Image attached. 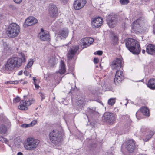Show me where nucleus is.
<instances>
[{
    "instance_id": "26",
    "label": "nucleus",
    "mask_w": 155,
    "mask_h": 155,
    "mask_svg": "<svg viewBox=\"0 0 155 155\" xmlns=\"http://www.w3.org/2000/svg\"><path fill=\"white\" fill-rule=\"evenodd\" d=\"M73 6L74 8L77 10H79L82 8L77 0L74 2Z\"/></svg>"
},
{
    "instance_id": "56",
    "label": "nucleus",
    "mask_w": 155,
    "mask_h": 155,
    "mask_svg": "<svg viewBox=\"0 0 155 155\" xmlns=\"http://www.w3.org/2000/svg\"><path fill=\"white\" fill-rule=\"evenodd\" d=\"M142 52L144 54L145 52V51L144 50H143L142 51Z\"/></svg>"
},
{
    "instance_id": "47",
    "label": "nucleus",
    "mask_w": 155,
    "mask_h": 155,
    "mask_svg": "<svg viewBox=\"0 0 155 155\" xmlns=\"http://www.w3.org/2000/svg\"><path fill=\"white\" fill-rule=\"evenodd\" d=\"M94 63H97L98 62V59L97 58H94Z\"/></svg>"
},
{
    "instance_id": "19",
    "label": "nucleus",
    "mask_w": 155,
    "mask_h": 155,
    "mask_svg": "<svg viewBox=\"0 0 155 155\" xmlns=\"http://www.w3.org/2000/svg\"><path fill=\"white\" fill-rule=\"evenodd\" d=\"M26 101L22 100L21 101L20 103V105L18 106V108L21 110H27L28 108L26 104Z\"/></svg>"
},
{
    "instance_id": "1",
    "label": "nucleus",
    "mask_w": 155,
    "mask_h": 155,
    "mask_svg": "<svg viewBox=\"0 0 155 155\" xmlns=\"http://www.w3.org/2000/svg\"><path fill=\"white\" fill-rule=\"evenodd\" d=\"M21 55L22 58L14 57L9 59L5 65V69L11 71L15 68H18L20 67L22 63L25 61L24 54H21Z\"/></svg>"
},
{
    "instance_id": "11",
    "label": "nucleus",
    "mask_w": 155,
    "mask_h": 155,
    "mask_svg": "<svg viewBox=\"0 0 155 155\" xmlns=\"http://www.w3.org/2000/svg\"><path fill=\"white\" fill-rule=\"evenodd\" d=\"M122 60L120 58H116L114 60L111 64L113 69L119 70L122 67Z\"/></svg>"
},
{
    "instance_id": "39",
    "label": "nucleus",
    "mask_w": 155,
    "mask_h": 155,
    "mask_svg": "<svg viewBox=\"0 0 155 155\" xmlns=\"http://www.w3.org/2000/svg\"><path fill=\"white\" fill-rule=\"evenodd\" d=\"M20 101V99L19 97L17 96L13 99V103L16 104L18 102Z\"/></svg>"
},
{
    "instance_id": "37",
    "label": "nucleus",
    "mask_w": 155,
    "mask_h": 155,
    "mask_svg": "<svg viewBox=\"0 0 155 155\" xmlns=\"http://www.w3.org/2000/svg\"><path fill=\"white\" fill-rule=\"evenodd\" d=\"M120 3L122 5H126L129 2V0H120Z\"/></svg>"
},
{
    "instance_id": "45",
    "label": "nucleus",
    "mask_w": 155,
    "mask_h": 155,
    "mask_svg": "<svg viewBox=\"0 0 155 155\" xmlns=\"http://www.w3.org/2000/svg\"><path fill=\"white\" fill-rule=\"evenodd\" d=\"M88 110L90 113H93L95 112V110L93 109H89Z\"/></svg>"
},
{
    "instance_id": "18",
    "label": "nucleus",
    "mask_w": 155,
    "mask_h": 155,
    "mask_svg": "<svg viewBox=\"0 0 155 155\" xmlns=\"http://www.w3.org/2000/svg\"><path fill=\"white\" fill-rule=\"evenodd\" d=\"M34 61L30 59V61L28 62L26 67L25 68V70L24 71V73L26 76H28L29 74V73L27 71L29 68H31L33 64Z\"/></svg>"
},
{
    "instance_id": "32",
    "label": "nucleus",
    "mask_w": 155,
    "mask_h": 155,
    "mask_svg": "<svg viewBox=\"0 0 155 155\" xmlns=\"http://www.w3.org/2000/svg\"><path fill=\"white\" fill-rule=\"evenodd\" d=\"M77 1L79 3V4L83 8L84 5L86 3V0H77Z\"/></svg>"
},
{
    "instance_id": "50",
    "label": "nucleus",
    "mask_w": 155,
    "mask_h": 155,
    "mask_svg": "<svg viewBox=\"0 0 155 155\" xmlns=\"http://www.w3.org/2000/svg\"><path fill=\"white\" fill-rule=\"evenodd\" d=\"M154 134V132L153 131L151 130L150 131V136H153Z\"/></svg>"
},
{
    "instance_id": "31",
    "label": "nucleus",
    "mask_w": 155,
    "mask_h": 155,
    "mask_svg": "<svg viewBox=\"0 0 155 155\" xmlns=\"http://www.w3.org/2000/svg\"><path fill=\"white\" fill-rule=\"evenodd\" d=\"M115 98H110L108 100V104L112 106L115 104Z\"/></svg>"
},
{
    "instance_id": "49",
    "label": "nucleus",
    "mask_w": 155,
    "mask_h": 155,
    "mask_svg": "<svg viewBox=\"0 0 155 155\" xmlns=\"http://www.w3.org/2000/svg\"><path fill=\"white\" fill-rule=\"evenodd\" d=\"M62 3L66 4L67 3L68 0H59Z\"/></svg>"
},
{
    "instance_id": "16",
    "label": "nucleus",
    "mask_w": 155,
    "mask_h": 155,
    "mask_svg": "<svg viewBox=\"0 0 155 155\" xmlns=\"http://www.w3.org/2000/svg\"><path fill=\"white\" fill-rule=\"evenodd\" d=\"M116 75L114 79V82L115 83H119L124 79V76L123 72L119 70H116Z\"/></svg>"
},
{
    "instance_id": "48",
    "label": "nucleus",
    "mask_w": 155,
    "mask_h": 155,
    "mask_svg": "<svg viewBox=\"0 0 155 155\" xmlns=\"http://www.w3.org/2000/svg\"><path fill=\"white\" fill-rule=\"evenodd\" d=\"M103 52L102 51H97V54L99 55H101L102 54Z\"/></svg>"
},
{
    "instance_id": "38",
    "label": "nucleus",
    "mask_w": 155,
    "mask_h": 155,
    "mask_svg": "<svg viewBox=\"0 0 155 155\" xmlns=\"http://www.w3.org/2000/svg\"><path fill=\"white\" fill-rule=\"evenodd\" d=\"M0 141L6 143L8 142V140L6 139L3 136H0Z\"/></svg>"
},
{
    "instance_id": "12",
    "label": "nucleus",
    "mask_w": 155,
    "mask_h": 155,
    "mask_svg": "<svg viewBox=\"0 0 155 155\" xmlns=\"http://www.w3.org/2000/svg\"><path fill=\"white\" fill-rule=\"evenodd\" d=\"M79 48V46L78 45H76L70 48L67 53V58L68 60L72 59L76 53Z\"/></svg>"
},
{
    "instance_id": "6",
    "label": "nucleus",
    "mask_w": 155,
    "mask_h": 155,
    "mask_svg": "<svg viewBox=\"0 0 155 155\" xmlns=\"http://www.w3.org/2000/svg\"><path fill=\"white\" fill-rule=\"evenodd\" d=\"M117 16L116 15L110 14L108 16L107 22L110 27L113 28L117 24Z\"/></svg>"
},
{
    "instance_id": "7",
    "label": "nucleus",
    "mask_w": 155,
    "mask_h": 155,
    "mask_svg": "<svg viewBox=\"0 0 155 155\" xmlns=\"http://www.w3.org/2000/svg\"><path fill=\"white\" fill-rule=\"evenodd\" d=\"M103 119L107 123L113 124L116 120V115L113 113L106 112L104 114Z\"/></svg>"
},
{
    "instance_id": "28",
    "label": "nucleus",
    "mask_w": 155,
    "mask_h": 155,
    "mask_svg": "<svg viewBox=\"0 0 155 155\" xmlns=\"http://www.w3.org/2000/svg\"><path fill=\"white\" fill-rule=\"evenodd\" d=\"M78 106L80 107L81 106V107H83V106L84 104V97H82L81 98H79L78 100Z\"/></svg>"
},
{
    "instance_id": "41",
    "label": "nucleus",
    "mask_w": 155,
    "mask_h": 155,
    "mask_svg": "<svg viewBox=\"0 0 155 155\" xmlns=\"http://www.w3.org/2000/svg\"><path fill=\"white\" fill-rule=\"evenodd\" d=\"M37 123V121L36 120H33L31 123L29 124L31 127H32L35 125Z\"/></svg>"
},
{
    "instance_id": "40",
    "label": "nucleus",
    "mask_w": 155,
    "mask_h": 155,
    "mask_svg": "<svg viewBox=\"0 0 155 155\" xmlns=\"http://www.w3.org/2000/svg\"><path fill=\"white\" fill-rule=\"evenodd\" d=\"M88 41V44L89 46L93 43L94 41V39L93 38H87Z\"/></svg>"
},
{
    "instance_id": "33",
    "label": "nucleus",
    "mask_w": 155,
    "mask_h": 155,
    "mask_svg": "<svg viewBox=\"0 0 155 155\" xmlns=\"http://www.w3.org/2000/svg\"><path fill=\"white\" fill-rule=\"evenodd\" d=\"M112 37L113 38V42L114 44H116L118 41V37L114 34H112Z\"/></svg>"
},
{
    "instance_id": "55",
    "label": "nucleus",
    "mask_w": 155,
    "mask_h": 155,
    "mask_svg": "<svg viewBox=\"0 0 155 155\" xmlns=\"http://www.w3.org/2000/svg\"><path fill=\"white\" fill-rule=\"evenodd\" d=\"M17 155H23V154L22 153L19 152L18 153Z\"/></svg>"
},
{
    "instance_id": "2",
    "label": "nucleus",
    "mask_w": 155,
    "mask_h": 155,
    "mask_svg": "<svg viewBox=\"0 0 155 155\" xmlns=\"http://www.w3.org/2000/svg\"><path fill=\"white\" fill-rule=\"evenodd\" d=\"M126 47L133 54L138 55L140 51V45L137 41L129 38L125 41Z\"/></svg>"
},
{
    "instance_id": "43",
    "label": "nucleus",
    "mask_w": 155,
    "mask_h": 155,
    "mask_svg": "<svg viewBox=\"0 0 155 155\" xmlns=\"http://www.w3.org/2000/svg\"><path fill=\"white\" fill-rule=\"evenodd\" d=\"M21 127L23 128H27L30 127L29 124H23L21 125Z\"/></svg>"
},
{
    "instance_id": "59",
    "label": "nucleus",
    "mask_w": 155,
    "mask_h": 155,
    "mask_svg": "<svg viewBox=\"0 0 155 155\" xmlns=\"http://www.w3.org/2000/svg\"><path fill=\"white\" fill-rule=\"evenodd\" d=\"M27 83V81H25L24 82V83H23V84H26Z\"/></svg>"
},
{
    "instance_id": "20",
    "label": "nucleus",
    "mask_w": 155,
    "mask_h": 155,
    "mask_svg": "<svg viewBox=\"0 0 155 155\" xmlns=\"http://www.w3.org/2000/svg\"><path fill=\"white\" fill-rule=\"evenodd\" d=\"M147 86L151 89H155V79L151 78L149 80Z\"/></svg>"
},
{
    "instance_id": "57",
    "label": "nucleus",
    "mask_w": 155,
    "mask_h": 155,
    "mask_svg": "<svg viewBox=\"0 0 155 155\" xmlns=\"http://www.w3.org/2000/svg\"><path fill=\"white\" fill-rule=\"evenodd\" d=\"M139 111H138L136 113V117H137V116L138 115V113H139Z\"/></svg>"
},
{
    "instance_id": "3",
    "label": "nucleus",
    "mask_w": 155,
    "mask_h": 155,
    "mask_svg": "<svg viewBox=\"0 0 155 155\" xmlns=\"http://www.w3.org/2000/svg\"><path fill=\"white\" fill-rule=\"evenodd\" d=\"M20 31V27L18 25L15 23H11L7 29V34L9 37H15L18 35Z\"/></svg>"
},
{
    "instance_id": "9",
    "label": "nucleus",
    "mask_w": 155,
    "mask_h": 155,
    "mask_svg": "<svg viewBox=\"0 0 155 155\" xmlns=\"http://www.w3.org/2000/svg\"><path fill=\"white\" fill-rule=\"evenodd\" d=\"M49 14L50 17L53 18H57L58 11V8L56 5L51 4L49 8Z\"/></svg>"
},
{
    "instance_id": "61",
    "label": "nucleus",
    "mask_w": 155,
    "mask_h": 155,
    "mask_svg": "<svg viewBox=\"0 0 155 155\" xmlns=\"http://www.w3.org/2000/svg\"><path fill=\"white\" fill-rule=\"evenodd\" d=\"M34 84H35V83H36V81H34Z\"/></svg>"
},
{
    "instance_id": "36",
    "label": "nucleus",
    "mask_w": 155,
    "mask_h": 155,
    "mask_svg": "<svg viewBox=\"0 0 155 155\" xmlns=\"http://www.w3.org/2000/svg\"><path fill=\"white\" fill-rule=\"evenodd\" d=\"M151 137L150 136H143L142 138L144 142H147L151 138Z\"/></svg>"
},
{
    "instance_id": "5",
    "label": "nucleus",
    "mask_w": 155,
    "mask_h": 155,
    "mask_svg": "<svg viewBox=\"0 0 155 155\" xmlns=\"http://www.w3.org/2000/svg\"><path fill=\"white\" fill-rule=\"evenodd\" d=\"M123 147H125L129 153H132L135 148V142L133 139L127 140L123 143Z\"/></svg>"
},
{
    "instance_id": "53",
    "label": "nucleus",
    "mask_w": 155,
    "mask_h": 155,
    "mask_svg": "<svg viewBox=\"0 0 155 155\" xmlns=\"http://www.w3.org/2000/svg\"><path fill=\"white\" fill-rule=\"evenodd\" d=\"M17 139H15L14 140V143L15 144H18V143H17ZM19 143V142H18V143Z\"/></svg>"
},
{
    "instance_id": "58",
    "label": "nucleus",
    "mask_w": 155,
    "mask_h": 155,
    "mask_svg": "<svg viewBox=\"0 0 155 155\" xmlns=\"http://www.w3.org/2000/svg\"><path fill=\"white\" fill-rule=\"evenodd\" d=\"M33 80L34 81H37L36 79L35 78H34V77L33 78Z\"/></svg>"
},
{
    "instance_id": "13",
    "label": "nucleus",
    "mask_w": 155,
    "mask_h": 155,
    "mask_svg": "<svg viewBox=\"0 0 155 155\" xmlns=\"http://www.w3.org/2000/svg\"><path fill=\"white\" fill-rule=\"evenodd\" d=\"M102 19L100 17L95 18L91 21V25L93 28H97L101 26L103 23Z\"/></svg>"
},
{
    "instance_id": "29",
    "label": "nucleus",
    "mask_w": 155,
    "mask_h": 155,
    "mask_svg": "<svg viewBox=\"0 0 155 155\" xmlns=\"http://www.w3.org/2000/svg\"><path fill=\"white\" fill-rule=\"evenodd\" d=\"M7 128L3 125L0 126V133L2 134H5L7 131Z\"/></svg>"
},
{
    "instance_id": "30",
    "label": "nucleus",
    "mask_w": 155,
    "mask_h": 155,
    "mask_svg": "<svg viewBox=\"0 0 155 155\" xmlns=\"http://www.w3.org/2000/svg\"><path fill=\"white\" fill-rule=\"evenodd\" d=\"M58 135H60L58 130L54 129L50 132L49 136H54Z\"/></svg>"
},
{
    "instance_id": "51",
    "label": "nucleus",
    "mask_w": 155,
    "mask_h": 155,
    "mask_svg": "<svg viewBox=\"0 0 155 155\" xmlns=\"http://www.w3.org/2000/svg\"><path fill=\"white\" fill-rule=\"evenodd\" d=\"M34 85L35 87L37 88H38L39 87V86L36 83H35Z\"/></svg>"
},
{
    "instance_id": "35",
    "label": "nucleus",
    "mask_w": 155,
    "mask_h": 155,
    "mask_svg": "<svg viewBox=\"0 0 155 155\" xmlns=\"http://www.w3.org/2000/svg\"><path fill=\"white\" fill-rule=\"evenodd\" d=\"M22 80H21L20 81H7L6 82H5L6 84H16L19 83V82H20Z\"/></svg>"
},
{
    "instance_id": "27",
    "label": "nucleus",
    "mask_w": 155,
    "mask_h": 155,
    "mask_svg": "<svg viewBox=\"0 0 155 155\" xmlns=\"http://www.w3.org/2000/svg\"><path fill=\"white\" fill-rule=\"evenodd\" d=\"M57 61L54 57H51L49 61V62L51 66L54 65Z\"/></svg>"
},
{
    "instance_id": "10",
    "label": "nucleus",
    "mask_w": 155,
    "mask_h": 155,
    "mask_svg": "<svg viewBox=\"0 0 155 155\" xmlns=\"http://www.w3.org/2000/svg\"><path fill=\"white\" fill-rule=\"evenodd\" d=\"M69 31L67 28H63L59 30L56 34L58 39L61 40L66 38L68 36Z\"/></svg>"
},
{
    "instance_id": "64",
    "label": "nucleus",
    "mask_w": 155,
    "mask_h": 155,
    "mask_svg": "<svg viewBox=\"0 0 155 155\" xmlns=\"http://www.w3.org/2000/svg\"><path fill=\"white\" fill-rule=\"evenodd\" d=\"M31 77V75H30V77Z\"/></svg>"
},
{
    "instance_id": "15",
    "label": "nucleus",
    "mask_w": 155,
    "mask_h": 155,
    "mask_svg": "<svg viewBox=\"0 0 155 155\" xmlns=\"http://www.w3.org/2000/svg\"><path fill=\"white\" fill-rule=\"evenodd\" d=\"M38 22L37 19L32 16H30L27 18L25 20L24 25L29 26L37 23Z\"/></svg>"
},
{
    "instance_id": "24",
    "label": "nucleus",
    "mask_w": 155,
    "mask_h": 155,
    "mask_svg": "<svg viewBox=\"0 0 155 155\" xmlns=\"http://www.w3.org/2000/svg\"><path fill=\"white\" fill-rule=\"evenodd\" d=\"M141 112L144 115L149 116V111L148 109L146 107H142L140 110Z\"/></svg>"
},
{
    "instance_id": "4",
    "label": "nucleus",
    "mask_w": 155,
    "mask_h": 155,
    "mask_svg": "<svg viewBox=\"0 0 155 155\" xmlns=\"http://www.w3.org/2000/svg\"><path fill=\"white\" fill-rule=\"evenodd\" d=\"M39 140L32 137H29L24 144L25 149L28 150H32L36 148L39 143Z\"/></svg>"
},
{
    "instance_id": "21",
    "label": "nucleus",
    "mask_w": 155,
    "mask_h": 155,
    "mask_svg": "<svg viewBox=\"0 0 155 155\" xmlns=\"http://www.w3.org/2000/svg\"><path fill=\"white\" fill-rule=\"evenodd\" d=\"M51 141L54 144H57L61 140L59 136H50Z\"/></svg>"
},
{
    "instance_id": "8",
    "label": "nucleus",
    "mask_w": 155,
    "mask_h": 155,
    "mask_svg": "<svg viewBox=\"0 0 155 155\" xmlns=\"http://www.w3.org/2000/svg\"><path fill=\"white\" fill-rule=\"evenodd\" d=\"M143 21V18L142 17L139 18L135 21L133 23V29L135 32H140L142 30L141 24Z\"/></svg>"
},
{
    "instance_id": "34",
    "label": "nucleus",
    "mask_w": 155,
    "mask_h": 155,
    "mask_svg": "<svg viewBox=\"0 0 155 155\" xmlns=\"http://www.w3.org/2000/svg\"><path fill=\"white\" fill-rule=\"evenodd\" d=\"M35 100L33 99L31 100H29L28 101H26V104L27 106H29L31 104H33L35 102Z\"/></svg>"
},
{
    "instance_id": "14",
    "label": "nucleus",
    "mask_w": 155,
    "mask_h": 155,
    "mask_svg": "<svg viewBox=\"0 0 155 155\" xmlns=\"http://www.w3.org/2000/svg\"><path fill=\"white\" fill-rule=\"evenodd\" d=\"M39 37L41 41H47L50 39L49 33L44 31L42 28L41 29V32L39 34Z\"/></svg>"
},
{
    "instance_id": "42",
    "label": "nucleus",
    "mask_w": 155,
    "mask_h": 155,
    "mask_svg": "<svg viewBox=\"0 0 155 155\" xmlns=\"http://www.w3.org/2000/svg\"><path fill=\"white\" fill-rule=\"evenodd\" d=\"M40 96L41 97V99L42 101L43 99H45V96L44 94L42 92H40L39 93Z\"/></svg>"
},
{
    "instance_id": "22",
    "label": "nucleus",
    "mask_w": 155,
    "mask_h": 155,
    "mask_svg": "<svg viewBox=\"0 0 155 155\" xmlns=\"http://www.w3.org/2000/svg\"><path fill=\"white\" fill-rule=\"evenodd\" d=\"M65 71V65L64 64L63 61H60V67L59 68V71H58L60 74H63Z\"/></svg>"
},
{
    "instance_id": "62",
    "label": "nucleus",
    "mask_w": 155,
    "mask_h": 155,
    "mask_svg": "<svg viewBox=\"0 0 155 155\" xmlns=\"http://www.w3.org/2000/svg\"><path fill=\"white\" fill-rule=\"evenodd\" d=\"M154 153H155V149H154V150L153 151Z\"/></svg>"
},
{
    "instance_id": "17",
    "label": "nucleus",
    "mask_w": 155,
    "mask_h": 155,
    "mask_svg": "<svg viewBox=\"0 0 155 155\" xmlns=\"http://www.w3.org/2000/svg\"><path fill=\"white\" fill-rule=\"evenodd\" d=\"M146 52L150 55L154 54H155V46L152 44L148 45L146 47Z\"/></svg>"
},
{
    "instance_id": "46",
    "label": "nucleus",
    "mask_w": 155,
    "mask_h": 155,
    "mask_svg": "<svg viewBox=\"0 0 155 155\" xmlns=\"http://www.w3.org/2000/svg\"><path fill=\"white\" fill-rule=\"evenodd\" d=\"M14 2L16 3H20L22 1V0H13Z\"/></svg>"
},
{
    "instance_id": "54",
    "label": "nucleus",
    "mask_w": 155,
    "mask_h": 155,
    "mask_svg": "<svg viewBox=\"0 0 155 155\" xmlns=\"http://www.w3.org/2000/svg\"><path fill=\"white\" fill-rule=\"evenodd\" d=\"M79 137H80V138H79L81 141H82V140L84 138L83 136H79Z\"/></svg>"
},
{
    "instance_id": "23",
    "label": "nucleus",
    "mask_w": 155,
    "mask_h": 155,
    "mask_svg": "<svg viewBox=\"0 0 155 155\" xmlns=\"http://www.w3.org/2000/svg\"><path fill=\"white\" fill-rule=\"evenodd\" d=\"M87 39V38H85L81 39L80 41V44L84 46V48L89 46Z\"/></svg>"
},
{
    "instance_id": "25",
    "label": "nucleus",
    "mask_w": 155,
    "mask_h": 155,
    "mask_svg": "<svg viewBox=\"0 0 155 155\" xmlns=\"http://www.w3.org/2000/svg\"><path fill=\"white\" fill-rule=\"evenodd\" d=\"M97 147V145L95 142L91 143L89 146V148L91 151L95 150Z\"/></svg>"
},
{
    "instance_id": "60",
    "label": "nucleus",
    "mask_w": 155,
    "mask_h": 155,
    "mask_svg": "<svg viewBox=\"0 0 155 155\" xmlns=\"http://www.w3.org/2000/svg\"><path fill=\"white\" fill-rule=\"evenodd\" d=\"M145 2H148L149 0H144Z\"/></svg>"
},
{
    "instance_id": "63",
    "label": "nucleus",
    "mask_w": 155,
    "mask_h": 155,
    "mask_svg": "<svg viewBox=\"0 0 155 155\" xmlns=\"http://www.w3.org/2000/svg\"><path fill=\"white\" fill-rule=\"evenodd\" d=\"M55 97H54V99H55Z\"/></svg>"
},
{
    "instance_id": "44",
    "label": "nucleus",
    "mask_w": 155,
    "mask_h": 155,
    "mask_svg": "<svg viewBox=\"0 0 155 155\" xmlns=\"http://www.w3.org/2000/svg\"><path fill=\"white\" fill-rule=\"evenodd\" d=\"M4 49H5L6 50H8V49H9V48L8 47V45L5 43L4 45Z\"/></svg>"
},
{
    "instance_id": "52",
    "label": "nucleus",
    "mask_w": 155,
    "mask_h": 155,
    "mask_svg": "<svg viewBox=\"0 0 155 155\" xmlns=\"http://www.w3.org/2000/svg\"><path fill=\"white\" fill-rule=\"evenodd\" d=\"M22 73H23V71H20L19 72V73H18V75H22Z\"/></svg>"
}]
</instances>
